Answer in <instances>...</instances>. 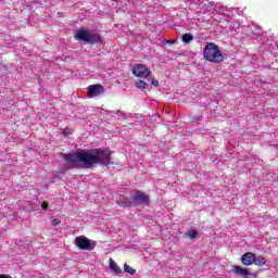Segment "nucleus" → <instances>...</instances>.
Returning a JSON list of instances; mask_svg holds the SVG:
<instances>
[{
  "instance_id": "20e7f679",
  "label": "nucleus",
  "mask_w": 278,
  "mask_h": 278,
  "mask_svg": "<svg viewBox=\"0 0 278 278\" xmlns=\"http://www.w3.org/2000/svg\"><path fill=\"white\" fill-rule=\"evenodd\" d=\"M75 244L78 247V249H81L83 251H92L97 244L94 241L86 238V237H77L75 239Z\"/></svg>"
},
{
  "instance_id": "412c9836",
  "label": "nucleus",
  "mask_w": 278,
  "mask_h": 278,
  "mask_svg": "<svg viewBox=\"0 0 278 278\" xmlns=\"http://www.w3.org/2000/svg\"><path fill=\"white\" fill-rule=\"evenodd\" d=\"M0 278H12V277H10L8 275H0Z\"/></svg>"
},
{
  "instance_id": "f3484780",
  "label": "nucleus",
  "mask_w": 278,
  "mask_h": 278,
  "mask_svg": "<svg viewBox=\"0 0 278 278\" xmlns=\"http://www.w3.org/2000/svg\"><path fill=\"white\" fill-rule=\"evenodd\" d=\"M188 237H189V238H192V239L197 238V231H194V230H189V231H188Z\"/></svg>"
},
{
  "instance_id": "6ab92c4d",
  "label": "nucleus",
  "mask_w": 278,
  "mask_h": 278,
  "mask_svg": "<svg viewBox=\"0 0 278 278\" xmlns=\"http://www.w3.org/2000/svg\"><path fill=\"white\" fill-rule=\"evenodd\" d=\"M60 223H61V220L58 219V218H54V219L52 220L53 227H58V225H60Z\"/></svg>"
},
{
  "instance_id": "9b49d317",
  "label": "nucleus",
  "mask_w": 278,
  "mask_h": 278,
  "mask_svg": "<svg viewBox=\"0 0 278 278\" xmlns=\"http://www.w3.org/2000/svg\"><path fill=\"white\" fill-rule=\"evenodd\" d=\"M110 268H111V270L116 273V275H121V273H123V269H121L118 267V264H116V262H114V260H112V258H110Z\"/></svg>"
},
{
  "instance_id": "6e6552de",
  "label": "nucleus",
  "mask_w": 278,
  "mask_h": 278,
  "mask_svg": "<svg viewBox=\"0 0 278 278\" xmlns=\"http://www.w3.org/2000/svg\"><path fill=\"white\" fill-rule=\"evenodd\" d=\"M88 97L89 99H92L94 97H99V94H102L103 92V86L101 85H90L88 88Z\"/></svg>"
},
{
  "instance_id": "2eb2a0df",
  "label": "nucleus",
  "mask_w": 278,
  "mask_h": 278,
  "mask_svg": "<svg viewBox=\"0 0 278 278\" xmlns=\"http://www.w3.org/2000/svg\"><path fill=\"white\" fill-rule=\"evenodd\" d=\"M136 86L139 90H147V83L144 80H137Z\"/></svg>"
},
{
  "instance_id": "aec40b11",
  "label": "nucleus",
  "mask_w": 278,
  "mask_h": 278,
  "mask_svg": "<svg viewBox=\"0 0 278 278\" xmlns=\"http://www.w3.org/2000/svg\"><path fill=\"white\" fill-rule=\"evenodd\" d=\"M42 210H47L49 207V204L47 202H43L41 204Z\"/></svg>"
},
{
  "instance_id": "f03ea898",
  "label": "nucleus",
  "mask_w": 278,
  "mask_h": 278,
  "mask_svg": "<svg viewBox=\"0 0 278 278\" xmlns=\"http://www.w3.org/2000/svg\"><path fill=\"white\" fill-rule=\"evenodd\" d=\"M204 58L208 62H214L215 64H219V62H223V53L218 49V46L214 42L207 43L203 51Z\"/></svg>"
},
{
  "instance_id": "a211bd4d",
  "label": "nucleus",
  "mask_w": 278,
  "mask_h": 278,
  "mask_svg": "<svg viewBox=\"0 0 278 278\" xmlns=\"http://www.w3.org/2000/svg\"><path fill=\"white\" fill-rule=\"evenodd\" d=\"M151 85L154 86L155 88H157L160 86V81L155 80V79H152Z\"/></svg>"
},
{
  "instance_id": "4be33fe9",
  "label": "nucleus",
  "mask_w": 278,
  "mask_h": 278,
  "mask_svg": "<svg viewBox=\"0 0 278 278\" xmlns=\"http://www.w3.org/2000/svg\"><path fill=\"white\" fill-rule=\"evenodd\" d=\"M167 42H169L170 45H173V42H175V40H174V41H172V40H167Z\"/></svg>"
},
{
  "instance_id": "5701e85b",
  "label": "nucleus",
  "mask_w": 278,
  "mask_h": 278,
  "mask_svg": "<svg viewBox=\"0 0 278 278\" xmlns=\"http://www.w3.org/2000/svg\"><path fill=\"white\" fill-rule=\"evenodd\" d=\"M116 114H123V112H121V111H117V112H116Z\"/></svg>"
},
{
  "instance_id": "7ed1b4c3",
  "label": "nucleus",
  "mask_w": 278,
  "mask_h": 278,
  "mask_svg": "<svg viewBox=\"0 0 278 278\" xmlns=\"http://www.w3.org/2000/svg\"><path fill=\"white\" fill-rule=\"evenodd\" d=\"M76 39L87 42L88 45H94V42H101V36L97 34H90L85 29H79L76 33Z\"/></svg>"
},
{
  "instance_id": "0eeeda50",
  "label": "nucleus",
  "mask_w": 278,
  "mask_h": 278,
  "mask_svg": "<svg viewBox=\"0 0 278 278\" xmlns=\"http://www.w3.org/2000/svg\"><path fill=\"white\" fill-rule=\"evenodd\" d=\"M232 273L235 275H238V277H243V278H251V277H255V274L249 271L247 268H242L238 265H235L232 267Z\"/></svg>"
},
{
  "instance_id": "f257e3e1",
  "label": "nucleus",
  "mask_w": 278,
  "mask_h": 278,
  "mask_svg": "<svg viewBox=\"0 0 278 278\" xmlns=\"http://www.w3.org/2000/svg\"><path fill=\"white\" fill-rule=\"evenodd\" d=\"M66 166L68 168H77L84 166L85 168H92L94 164L99 166H110L112 163V151L110 149H93L89 152H78L75 154H64Z\"/></svg>"
},
{
  "instance_id": "f8f14e48",
  "label": "nucleus",
  "mask_w": 278,
  "mask_h": 278,
  "mask_svg": "<svg viewBox=\"0 0 278 278\" xmlns=\"http://www.w3.org/2000/svg\"><path fill=\"white\" fill-rule=\"evenodd\" d=\"M255 266H266V258L264 256H254Z\"/></svg>"
},
{
  "instance_id": "ddd939ff",
  "label": "nucleus",
  "mask_w": 278,
  "mask_h": 278,
  "mask_svg": "<svg viewBox=\"0 0 278 278\" xmlns=\"http://www.w3.org/2000/svg\"><path fill=\"white\" fill-rule=\"evenodd\" d=\"M192 40H194V36L192 34L182 35V42H185V45H190Z\"/></svg>"
},
{
  "instance_id": "423d86ee",
  "label": "nucleus",
  "mask_w": 278,
  "mask_h": 278,
  "mask_svg": "<svg viewBox=\"0 0 278 278\" xmlns=\"http://www.w3.org/2000/svg\"><path fill=\"white\" fill-rule=\"evenodd\" d=\"M132 207L137 205H144V203H149V197L144 192L137 191L131 195Z\"/></svg>"
},
{
  "instance_id": "39448f33",
  "label": "nucleus",
  "mask_w": 278,
  "mask_h": 278,
  "mask_svg": "<svg viewBox=\"0 0 278 278\" xmlns=\"http://www.w3.org/2000/svg\"><path fill=\"white\" fill-rule=\"evenodd\" d=\"M132 75H135V77L147 79V77L151 75V70H149V67H147L144 64H136L132 67Z\"/></svg>"
},
{
  "instance_id": "1a4fd4ad",
  "label": "nucleus",
  "mask_w": 278,
  "mask_h": 278,
  "mask_svg": "<svg viewBox=\"0 0 278 278\" xmlns=\"http://www.w3.org/2000/svg\"><path fill=\"white\" fill-rule=\"evenodd\" d=\"M241 262L243 266H253V264L255 263V253L247 252L242 255Z\"/></svg>"
},
{
  "instance_id": "dca6fc26",
  "label": "nucleus",
  "mask_w": 278,
  "mask_h": 278,
  "mask_svg": "<svg viewBox=\"0 0 278 278\" xmlns=\"http://www.w3.org/2000/svg\"><path fill=\"white\" fill-rule=\"evenodd\" d=\"M205 5L207 7L206 10L208 12H212L213 10H215L214 2H207V4Z\"/></svg>"
},
{
  "instance_id": "4468645a",
  "label": "nucleus",
  "mask_w": 278,
  "mask_h": 278,
  "mask_svg": "<svg viewBox=\"0 0 278 278\" xmlns=\"http://www.w3.org/2000/svg\"><path fill=\"white\" fill-rule=\"evenodd\" d=\"M124 273H128V275H136V269L131 268V266L124 264Z\"/></svg>"
},
{
  "instance_id": "9d476101",
  "label": "nucleus",
  "mask_w": 278,
  "mask_h": 278,
  "mask_svg": "<svg viewBox=\"0 0 278 278\" xmlns=\"http://www.w3.org/2000/svg\"><path fill=\"white\" fill-rule=\"evenodd\" d=\"M117 205H119V207H134L132 200H129V198L125 195H119Z\"/></svg>"
}]
</instances>
